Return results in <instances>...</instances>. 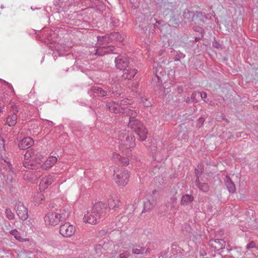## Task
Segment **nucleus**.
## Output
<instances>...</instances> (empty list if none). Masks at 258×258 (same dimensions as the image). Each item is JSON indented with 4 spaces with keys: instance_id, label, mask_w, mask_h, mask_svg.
I'll use <instances>...</instances> for the list:
<instances>
[{
    "instance_id": "28",
    "label": "nucleus",
    "mask_w": 258,
    "mask_h": 258,
    "mask_svg": "<svg viewBox=\"0 0 258 258\" xmlns=\"http://www.w3.org/2000/svg\"><path fill=\"white\" fill-rule=\"evenodd\" d=\"M57 161V158L55 157H50L45 162L43 163L42 165L43 168H45L46 169L49 168L52 166H53Z\"/></svg>"
},
{
    "instance_id": "7",
    "label": "nucleus",
    "mask_w": 258,
    "mask_h": 258,
    "mask_svg": "<svg viewBox=\"0 0 258 258\" xmlns=\"http://www.w3.org/2000/svg\"><path fill=\"white\" fill-rule=\"evenodd\" d=\"M107 205L102 202L96 203L93 208L92 211L95 213L96 216H98L100 219L105 217L106 213Z\"/></svg>"
},
{
    "instance_id": "31",
    "label": "nucleus",
    "mask_w": 258,
    "mask_h": 258,
    "mask_svg": "<svg viewBox=\"0 0 258 258\" xmlns=\"http://www.w3.org/2000/svg\"><path fill=\"white\" fill-rule=\"evenodd\" d=\"M9 233L13 235L14 237L19 241H28L27 238H23L21 237L20 233L16 229H12L9 231Z\"/></svg>"
},
{
    "instance_id": "3",
    "label": "nucleus",
    "mask_w": 258,
    "mask_h": 258,
    "mask_svg": "<svg viewBox=\"0 0 258 258\" xmlns=\"http://www.w3.org/2000/svg\"><path fill=\"white\" fill-rule=\"evenodd\" d=\"M119 147L120 150H131L135 147V137L133 135H130L128 132L122 130L119 132L118 136Z\"/></svg>"
},
{
    "instance_id": "56",
    "label": "nucleus",
    "mask_w": 258,
    "mask_h": 258,
    "mask_svg": "<svg viewBox=\"0 0 258 258\" xmlns=\"http://www.w3.org/2000/svg\"><path fill=\"white\" fill-rule=\"evenodd\" d=\"M191 100V98H190L189 97H187L185 100V101L186 102V103H189L190 101Z\"/></svg>"
},
{
    "instance_id": "27",
    "label": "nucleus",
    "mask_w": 258,
    "mask_h": 258,
    "mask_svg": "<svg viewBox=\"0 0 258 258\" xmlns=\"http://www.w3.org/2000/svg\"><path fill=\"white\" fill-rule=\"evenodd\" d=\"M120 88L121 87L119 85L116 84L114 86V88L113 87H108L107 90L108 91L109 94L110 92H111V93L115 96L118 97L121 93V92L120 90Z\"/></svg>"
},
{
    "instance_id": "9",
    "label": "nucleus",
    "mask_w": 258,
    "mask_h": 258,
    "mask_svg": "<svg viewBox=\"0 0 258 258\" xmlns=\"http://www.w3.org/2000/svg\"><path fill=\"white\" fill-rule=\"evenodd\" d=\"M106 106L109 110L115 113H122L125 115V112L126 110H130L131 109L126 107H120L118 102H111L106 103Z\"/></svg>"
},
{
    "instance_id": "35",
    "label": "nucleus",
    "mask_w": 258,
    "mask_h": 258,
    "mask_svg": "<svg viewBox=\"0 0 258 258\" xmlns=\"http://www.w3.org/2000/svg\"><path fill=\"white\" fill-rule=\"evenodd\" d=\"M173 6V3H169L168 2L165 1L163 4L161 5V7L163 8L166 10H171Z\"/></svg>"
},
{
    "instance_id": "46",
    "label": "nucleus",
    "mask_w": 258,
    "mask_h": 258,
    "mask_svg": "<svg viewBox=\"0 0 258 258\" xmlns=\"http://www.w3.org/2000/svg\"><path fill=\"white\" fill-rule=\"evenodd\" d=\"M212 46L216 48H221V45L219 44L217 41L215 40L212 43Z\"/></svg>"
},
{
    "instance_id": "61",
    "label": "nucleus",
    "mask_w": 258,
    "mask_h": 258,
    "mask_svg": "<svg viewBox=\"0 0 258 258\" xmlns=\"http://www.w3.org/2000/svg\"><path fill=\"white\" fill-rule=\"evenodd\" d=\"M1 8L2 9H3V8H4V6H3V5H1Z\"/></svg>"
},
{
    "instance_id": "5",
    "label": "nucleus",
    "mask_w": 258,
    "mask_h": 258,
    "mask_svg": "<svg viewBox=\"0 0 258 258\" xmlns=\"http://www.w3.org/2000/svg\"><path fill=\"white\" fill-rule=\"evenodd\" d=\"M76 228L69 222L61 225L59 228V233L64 237H70L76 232Z\"/></svg>"
},
{
    "instance_id": "24",
    "label": "nucleus",
    "mask_w": 258,
    "mask_h": 258,
    "mask_svg": "<svg viewBox=\"0 0 258 258\" xmlns=\"http://www.w3.org/2000/svg\"><path fill=\"white\" fill-rule=\"evenodd\" d=\"M110 39L112 41H116L118 42H122L125 38V35L119 32H113L110 34Z\"/></svg>"
},
{
    "instance_id": "45",
    "label": "nucleus",
    "mask_w": 258,
    "mask_h": 258,
    "mask_svg": "<svg viewBox=\"0 0 258 258\" xmlns=\"http://www.w3.org/2000/svg\"><path fill=\"white\" fill-rule=\"evenodd\" d=\"M44 196L42 195H39L35 198V201L38 203H41Z\"/></svg>"
},
{
    "instance_id": "19",
    "label": "nucleus",
    "mask_w": 258,
    "mask_h": 258,
    "mask_svg": "<svg viewBox=\"0 0 258 258\" xmlns=\"http://www.w3.org/2000/svg\"><path fill=\"white\" fill-rule=\"evenodd\" d=\"M198 170L195 169L196 174L197 176V179L196 180V185L198 186L199 189L204 192H206L209 190V186L208 183H201L199 180V177L198 175Z\"/></svg>"
},
{
    "instance_id": "6",
    "label": "nucleus",
    "mask_w": 258,
    "mask_h": 258,
    "mask_svg": "<svg viewBox=\"0 0 258 258\" xmlns=\"http://www.w3.org/2000/svg\"><path fill=\"white\" fill-rule=\"evenodd\" d=\"M11 105V110L12 113L6 118V124L10 126H14L17 123V113L18 112V107L14 102L10 103Z\"/></svg>"
},
{
    "instance_id": "4",
    "label": "nucleus",
    "mask_w": 258,
    "mask_h": 258,
    "mask_svg": "<svg viewBox=\"0 0 258 258\" xmlns=\"http://www.w3.org/2000/svg\"><path fill=\"white\" fill-rule=\"evenodd\" d=\"M1 174L3 175L6 183L10 186L12 183L16 181V174L9 161L3 159L1 161Z\"/></svg>"
},
{
    "instance_id": "59",
    "label": "nucleus",
    "mask_w": 258,
    "mask_h": 258,
    "mask_svg": "<svg viewBox=\"0 0 258 258\" xmlns=\"http://www.w3.org/2000/svg\"><path fill=\"white\" fill-rule=\"evenodd\" d=\"M222 119L227 122H229V120L227 118H226L224 116H222Z\"/></svg>"
},
{
    "instance_id": "17",
    "label": "nucleus",
    "mask_w": 258,
    "mask_h": 258,
    "mask_svg": "<svg viewBox=\"0 0 258 258\" xmlns=\"http://www.w3.org/2000/svg\"><path fill=\"white\" fill-rule=\"evenodd\" d=\"M34 144V141L30 137L23 138L19 143V148L21 150H25L31 147Z\"/></svg>"
},
{
    "instance_id": "42",
    "label": "nucleus",
    "mask_w": 258,
    "mask_h": 258,
    "mask_svg": "<svg viewBox=\"0 0 258 258\" xmlns=\"http://www.w3.org/2000/svg\"><path fill=\"white\" fill-rule=\"evenodd\" d=\"M5 150V141L4 138L0 135V150Z\"/></svg>"
},
{
    "instance_id": "44",
    "label": "nucleus",
    "mask_w": 258,
    "mask_h": 258,
    "mask_svg": "<svg viewBox=\"0 0 258 258\" xmlns=\"http://www.w3.org/2000/svg\"><path fill=\"white\" fill-rule=\"evenodd\" d=\"M130 255V253L128 251H125L119 254V258H127Z\"/></svg>"
},
{
    "instance_id": "30",
    "label": "nucleus",
    "mask_w": 258,
    "mask_h": 258,
    "mask_svg": "<svg viewBox=\"0 0 258 258\" xmlns=\"http://www.w3.org/2000/svg\"><path fill=\"white\" fill-rule=\"evenodd\" d=\"M194 16V12L190 11L188 9L184 10L183 14L184 19L186 20V22H190L193 20V17Z\"/></svg>"
},
{
    "instance_id": "41",
    "label": "nucleus",
    "mask_w": 258,
    "mask_h": 258,
    "mask_svg": "<svg viewBox=\"0 0 258 258\" xmlns=\"http://www.w3.org/2000/svg\"><path fill=\"white\" fill-rule=\"evenodd\" d=\"M127 72L130 76L129 78L132 79L135 77V76L137 74V70L136 69H130L127 70Z\"/></svg>"
},
{
    "instance_id": "11",
    "label": "nucleus",
    "mask_w": 258,
    "mask_h": 258,
    "mask_svg": "<svg viewBox=\"0 0 258 258\" xmlns=\"http://www.w3.org/2000/svg\"><path fill=\"white\" fill-rule=\"evenodd\" d=\"M115 66L118 69L124 70L128 66V58L123 55H119L115 58Z\"/></svg>"
},
{
    "instance_id": "49",
    "label": "nucleus",
    "mask_w": 258,
    "mask_h": 258,
    "mask_svg": "<svg viewBox=\"0 0 258 258\" xmlns=\"http://www.w3.org/2000/svg\"><path fill=\"white\" fill-rule=\"evenodd\" d=\"M171 21L172 23L175 25H179V23H180L179 20L178 19H176L174 17H173L171 18Z\"/></svg>"
},
{
    "instance_id": "29",
    "label": "nucleus",
    "mask_w": 258,
    "mask_h": 258,
    "mask_svg": "<svg viewBox=\"0 0 258 258\" xmlns=\"http://www.w3.org/2000/svg\"><path fill=\"white\" fill-rule=\"evenodd\" d=\"M120 201L117 198H110L108 200V206L110 209H114L118 207Z\"/></svg>"
},
{
    "instance_id": "33",
    "label": "nucleus",
    "mask_w": 258,
    "mask_h": 258,
    "mask_svg": "<svg viewBox=\"0 0 258 258\" xmlns=\"http://www.w3.org/2000/svg\"><path fill=\"white\" fill-rule=\"evenodd\" d=\"M153 207V204L149 200H146L144 202L143 212H149Z\"/></svg>"
},
{
    "instance_id": "26",
    "label": "nucleus",
    "mask_w": 258,
    "mask_h": 258,
    "mask_svg": "<svg viewBox=\"0 0 258 258\" xmlns=\"http://www.w3.org/2000/svg\"><path fill=\"white\" fill-rule=\"evenodd\" d=\"M182 231L185 235H188L190 238L192 236L196 237L199 236L197 233L193 232L190 226L187 224L184 225Z\"/></svg>"
},
{
    "instance_id": "8",
    "label": "nucleus",
    "mask_w": 258,
    "mask_h": 258,
    "mask_svg": "<svg viewBox=\"0 0 258 258\" xmlns=\"http://www.w3.org/2000/svg\"><path fill=\"white\" fill-rule=\"evenodd\" d=\"M116 174V182L118 185H125L128 181L130 177L129 173L127 170H123L120 172L117 171L115 172Z\"/></svg>"
},
{
    "instance_id": "60",
    "label": "nucleus",
    "mask_w": 258,
    "mask_h": 258,
    "mask_svg": "<svg viewBox=\"0 0 258 258\" xmlns=\"http://www.w3.org/2000/svg\"><path fill=\"white\" fill-rule=\"evenodd\" d=\"M157 79H158V82H160V79H159V77H157Z\"/></svg>"
},
{
    "instance_id": "34",
    "label": "nucleus",
    "mask_w": 258,
    "mask_h": 258,
    "mask_svg": "<svg viewBox=\"0 0 258 258\" xmlns=\"http://www.w3.org/2000/svg\"><path fill=\"white\" fill-rule=\"evenodd\" d=\"M145 248L144 247L141 246L140 245H138L136 248H133L132 249V252L134 254H144V250Z\"/></svg>"
},
{
    "instance_id": "32",
    "label": "nucleus",
    "mask_w": 258,
    "mask_h": 258,
    "mask_svg": "<svg viewBox=\"0 0 258 258\" xmlns=\"http://www.w3.org/2000/svg\"><path fill=\"white\" fill-rule=\"evenodd\" d=\"M203 14L201 12H194V16L193 17V20L191 22H195V24H201L203 22Z\"/></svg>"
},
{
    "instance_id": "16",
    "label": "nucleus",
    "mask_w": 258,
    "mask_h": 258,
    "mask_svg": "<svg viewBox=\"0 0 258 258\" xmlns=\"http://www.w3.org/2000/svg\"><path fill=\"white\" fill-rule=\"evenodd\" d=\"M209 244L215 250H219L224 248L225 241L222 239H211Z\"/></svg>"
},
{
    "instance_id": "58",
    "label": "nucleus",
    "mask_w": 258,
    "mask_h": 258,
    "mask_svg": "<svg viewBox=\"0 0 258 258\" xmlns=\"http://www.w3.org/2000/svg\"><path fill=\"white\" fill-rule=\"evenodd\" d=\"M204 121V119L203 118L201 117L199 119V122L203 123Z\"/></svg>"
},
{
    "instance_id": "52",
    "label": "nucleus",
    "mask_w": 258,
    "mask_h": 258,
    "mask_svg": "<svg viewBox=\"0 0 258 258\" xmlns=\"http://www.w3.org/2000/svg\"><path fill=\"white\" fill-rule=\"evenodd\" d=\"M200 253V255L202 256H205L207 254L206 252L204 250H201Z\"/></svg>"
},
{
    "instance_id": "25",
    "label": "nucleus",
    "mask_w": 258,
    "mask_h": 258,
    "mask_svg": "<svg viewBox=\"0 0 258 258\" xmlns=\"http://www.w3.org/2000/svg\"><path fill=\"white\" fill-rule=\"evenodd\" d=\"M194 200V197L189 194L183 196L180 201V204L182 206H187L190 204Z\"/></svg>"
},
{
    "instance_id": "22",
    "label": "nucleus",
    "mask_w": 258,
    "mask_h": 258,
    "mask_svg": "<svg viewBox=\"0 0 258 258\" xmlns=\"http://www.w3.org/2000/svg\"><path fill=\"white\" fill-rule=\"evenodd\" d=\"M110 34L105 36H99L97 37V43L100 45H106L112 42Z\"/></svg>"
},
{
    "instance_id": "20",
    "label": "nucleus",
    "mask_w": 258,
    "mask_h": 258,
    "mask_svg": "<svg viewBox=\"0 0 258 258\" xmlns=\"http://www.w3.org/2000/svg\"><path fill=\"white\" fill-rule=\"evenodd\" d=\"M115 50V48L113 46H108L107 47L103 46L102 47L98 49L96 52L98 55H104L105 53H109L113 52L114 53H117L116 51L114 52Z\"/></svg>"
},
{
    "instance_id": "43",
    "label": "nucleus",
    "mask_w": 258,
    "mask_h": 258,
    "mask_svg": "<svg viewBox=\"0 0 258 258\" xmlns=\"http://www.w3.org/2000/svg\"><path fill=\"white\" fill-rule=\"evenodd\" d=\"M200 96L205 102L208 103V100H205V99H206L207 97V94L205 92H200Z\"/></svg>"
},
{
    "instance_id": "63",
    "label": "nucleus",
    "mask_w": 258,
    "mask_h": 258,
    "mask_svg": "<svg viewBox=\"0 0 258 258\" xmlns=\"http://www.w3.org/2000/svg\"><path fill=\"white\" fill-rule=\"evenodd\" d=\"M257 108H258V106H257Z\"/></svg>"
},
{
    "instance_id": "23",
    "label": "nucleus",
    "mask_w": 258,
    "mask_h": 258,
    "mask_svg": "<svg viewBox=\"0 0 258 258\" xmlns=\"http://www.w3.org/2000/svg\"><path fill=\"white\" fill-rule=\"evenodd\" d=\"M177 197L176 194H174L170 199V201L166 204L167 208L170 207V210L173 212H176L177 208H176Z\"/></svg>"
},
{
    "instance_id": "57",
    "label": "nucleus",
    "mask_w": 258,
    "mask_h": 258,
    "mask_svg": "<svg viewBox=\"0 0 258 258\" xmlns=\"http://www.w3.org/2000/svg\"><path fill=\"white\" fill-rule=\"evenodd\" d=\"M151 251V249L150 248H148L147 249H146V250H144V253L145 254H147V253H149Z\"/></svg>"
},
{
    "instance_id": "13",
    "label": "nucleus",
    "mask_w": 258,
    "mask_h": 258,
    "mask_svg": "<svg viewBox=\"0 0 258 258\" xmlns=\"http://www.w3.org/2000/svg\"><path fill=\"white\" fill-rule=\"evenodd\" d=\"M95 213H93L92 210L90 212H88L87 214L84 215V221L91 224H95L99 222L100 219L98 216H96Z\"/></svg>"
},
{
    "instance_id": "18",
    "label": "nucleus",
    "mask_w": 258,
    "mask_h": 258,
    "mask_svg": "<svg viewBox=\"0 0 258 258\" xmlns=\"http://www.w3.org/2000/svg\"><path fill=\"white\" fill-rule=\"evenodd\" d=\"M112 159L114 162L122 166H126L129 164V160L126 157H123L117 153H114L112 155Z\"/></svg>"
},
{
    "instance_id": "50",
    "label": "nucleus",
    "mask_w": 258,
    "mask_h": 258,
    "mask_svg": "<svg viewBox=\"0 0 258 258\" xmlns=\"http://www.w3.org/2000/svg\"><path fill=\"white\" fill-rule=\"evenodd\" d=\"M129 77L130 76L127 71L125 72L122 76V78L124 79V80H131V79L129 78Z\"/></svg>"
},
{
    "instance_id": "12",
    "label": "nucleus",
    "mask_w": 258,
    "mask_h": 258,
    "mask_svg": "<svg viewBox=\"0 0 258 258\" xmlns=\"http://www.w3.org/2000/svg\"><path fill=\"white\" fill-rule=\"evenodd\" d=\"M55 176V174L53 173L52 174L49 175L47 176L42 178L39 184L40 189H44L46 187L55 181L56 179Z\"/></svg>"
},
{
    "instance_id": "48",
    "label": "nucleus",
    "mask_w": 258,
    "mask_h": 258,
    "mask_svg": "<svg viewBox=\"0 0 258 258\" xmlns=\"http://www.w3.org/2000/svg\"><path fill=\"white\" fill-rule=\"evenodd\" d=\"M102 248V246L101 244H97L95 246V250L96 253H99L101 252V250Z\"/></svg>"
},
{
    "instance_id": "2",
    "label": "nucleus",
    "mask_w": 258,
    "mask_h": 258,
    "mask_svg": "<svg viewBox=\"0 0 258 258\" xmlns=\"http://www.w3.org/2000/svg\"><path fill=\"white\" fill-rule=\"evenodd\" d=\"M70 215V211L67 208L59 210L58 212L48 213L44 218V221L46 225L54 226L58 225L60 222L66 221Z\"/></svg>"
},
{
    "instance_id": "15",
    "label": "nucleus",
    "mask_w": 258,
    "mask_h": 258,
    "mask_svg": "<svg viewBox=\"0 0 258 258\" xmlns=\"http://www.w3.org/2000/svg\"><path fill=\"white\" fill-rule=\"evenodd\" d=\"M35 158L30 159L29 161H25L23 162V166L26 168L32 170H36L41 166L40 160L38 159L36 161H34Z\"/></svg>"
},
{
    "instance_id": "10",
    "label": "nucleus",
    "mask_w": 258,
    "mask_h": 258,
    "mask_svg": "<svg viewBox=\"0 0 258 258\" xmlns=\"http://www.w3.org/2000/svg\"><path fill=\"white\" fill-rule=\"evenodd\" d=\"M16 213L19 218L25 220L28 218V210L21 202H18L16 206Z\"/></svg>"
},
{
    "instance_id": "62",
    "label": "nucleus",
    "mask_w": 258,
    "mask_h": 258,
    "mask_svg": "<svg viewBox=\"0 0 258 258\" xmlns=\"http://www.w3.org/2000/svg\"><path fill=\"white\" fill-rule=\"evenodd\" d=\"M164 92L166 93V90L165 89L164 90Z\"/></svg>"
},
{
    "instance_id": "36",
    "label": "nucleus",
    "mask_w": 258,
    "mask_h": 258,
    "mask_svg": "<svg viewBox=\"0 0 258 258\" xmlns=\"http://www.w3.org/2000/svg\"><path fill=\"white\" fill-rule=\"evenodd\" d=\"M33 156L34 152H33L31 150H27L24 155L25 161H29L30 160L29 158H31V159H32L33 158H36Z\"/></svg>"
},
{
    "instance_id": "1",
    "label": "nucleus",
    "mask_w": 258,
    "mask_h": 258,
    "mask_svg": "<svg viewBox=\"0 0 258 258\" xmlns=\"http://www.w3.org/2000/svg\"><path fill=\"white\" fill-rule=\"evenodd\" d=\"M125 115L129 117L128 127L134 130L138 135L139 140L144 141L147 139V131L142 122L136 118L137 113L133 110H126Z\"/></svg>"
},
{
    "instance_id": "55",
    "label": "nucleus",
    "mask_w": 258,
    "mask_h": 258,
    "mask_svg": "<svg viewBox=\"0 0 258 258\" xmlns=\"http://www.w3.org/2000/svg\"><path fill=\"white\" fill-rule=\"evenodd\" d=\"M5 226H6V230L9 232V231L11 230L10 229V226H11L10 224L8 223V225H6Z\"/></svg>"
},
{
    "instance_id": "40",
    "label": "nucleus",
    "mask_w": 258,
    "mask_h": 258,
    "mask_svg": "<svg viewBox=\"0 0 258 258\" xmlns=\"http://www.w3.org/2000/svg\"><path fill=\"white\" fill-rule=\"evenodd\" d=\"M176 56L174 58V61H179L181 58H184L185 56L184 54L180 51H176Z\"/></svg>"
},
{
    "instance_id": "54",
    "label": "nucleus",
    "mask_w": 258,
    "mask_h": 258,
    "mask_svg": "<svg viewBox=\"0 0 258 258\" xmlns=\"http://www.w3.org/2000/svg\"><path fill=\"white\" fill-rule=\"evenodd\" d=\"M195 30L198 32H202L203 31V29L201 27H197L195 29Z\"/></svg>"
},
{
    "instance_id": "47",
    "label": "nucleus",
    "mask_w": 258,
    "mask_h": 258,
    "mask_svg": "<svg viewBox=\"0 0 258 258\" xmlns=\"http://www.w3.org/2000/svg\"><path fill=\"white\" fill-rule=\"evenodd\" d=\"M255 246H255V242L254 241H252L246 245V248L247 249L252 248L255 247Z\"/></svg>"
},
{
    "instance_id": "14",
    "label": "nucleus",
    "mask_w": 258,
    "mask_h": 258,
    "mask_svg": "<svg viewBox=\"0 0 258 258\" xmlns=\"http://www.w3.org/2000/svg\"><path fill=\"white\" fill-rule=\"evenodd\" d=\"M88 93L90 95L93 94H96L97 95L100 97L110 96V94L108 90H104L102 88L96 86L91 87L88 91Z\"/></svg>"
},
{
    "instance_id": "53",
    "label": "nucleus",
    "mask_w": 258,
    "mask_h": 258,
    "mask_svg": "<svg viewBox=\"0 0 258 258\" xmlns=\"http://www.w3.org/2000/svg\"><path fill=\"white\" fill-rule=\"evenodd\" d=\"M147 99L146 98H142V102L144 103V105L145 106H149V104H147L146 102H144V101H147Z\"/></svg>"
},
{
    "instance_id": "37",
    "label": "nucleus",
    "mask_w": 258,
    "mask_h": 258,
    "mask_svg": "<svg viewBox=\"0 0 258 258\" xmlns=\"http://www.w3.org/2000/svg\"><path fill=\"white\" fill-rule=\"evenodd\" d=\"M6 216L9 220H13L15 218L14 214L10 208H7L5 211Z\"/></svg>"
},
{
    "instance_id": "39",
    "label": "nucleus",
    "mask_w": 258,
    "mask_h": 258,
    "mask_svg": "<svg viewBox=\"0 0 258 258\" xmlns=\"http://www.w3.org/2000/svg\"><path fill=\"white\" fill-rule=\"evenodd\" d=\"M200 96L199 92H195L191 95V100L193 103L198 102V97Z\"/></svg>"
},
{
    "instance_id": "21",
    "label": "nucleus",
    "mask_w": 258,
    "mask_h": 258,
    "mask_svg": "<svg viewBox=\"0 0 258 258\" xmlns=\"http://www.w3.org/2000/svg\"><path fill=\"white\" fill-rule=\"evenodd\" d=\"M225 185L229 192L234 193L236 191V187L234 183L231 180L229 176H226L224 179Z\"/></svg>"
},
{
    "instance_id": "51",
    "label": "nucleus",
    "mask_w": 258,
    "mask_h": 258,
    "mask_svg": "<svg viewBox=\"0 0 258 258\" xmlns=\"http://www.w3.org/2000/svg\"><path fill=\"white\" fill-rule=\"evenodd\" d=\"M4 84L5 85H6L8 87V88H9L10 89H12L13 91V92L14 91L13 87L11 84H10L9 83L5 81H4Z\"/></svg>"
},
{
    "instance_id": "38",
    "label": "nucleus",
    "mask_w": 258,
    "mask_h": 258,
    "mask_svg": "<svg viewBox=\"0 0 258 258\" xmlns=\"http://www.w3.org/2000/svg\"><path fill=\"white\" fill-rule=\"evenodd\" d=\"M131 101L126 98L118 101V103H119L120 107H125L124 106L125 105L131 104Z\"/></svg>"
}]
</instances>
